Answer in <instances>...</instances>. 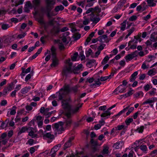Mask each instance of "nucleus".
I'll return each instance as SVG.
<instances>
[{"instance_id":"obj_54","label":"nucleus","mask_w":157,"mask_h":157,"mask_svg":"<svg viewBox=\"0 0 157 157\" xmlns=\"http://www.w3.org/2000/svg\"><path fill=\"white\" fill-rule=\"evenodd\" d=\"M92 51L90 49H89L86 52V56H89L92 53Z\"/></svg>"},{"instance_id":"obj_48","label":"nucleus","mask_w":157,"mask_h":157,"mask_svg":"<svg viewBox=\"0 0 157 157\" xmlns=\"http://www.w3.org/2000/svg\"><path fill=\"white\" fill-rule=\"evenodd\" d=\"M72 121L70 119H67L66 121V124L67 126H70L72 123Z\"/></svg>"},{"instance_id":"obj_56","label":"nucleus","mask_w":157,"mask_h":157,"mask_svg":"<svg viewBox=\"0 0 157 157\" xmlns=\"http://www.w3.org/2000/svg\"><path fill=\"white\" fill-rule=\"evenodd\" d=\"M155 72L153 70H150L148 71V74L149 75H155Z\"/></svg>"},{"instance_id":"obj_55","label":"nucleus","mask_w":157,"mask_h":157,"mask_svg":"<svg viewBox=\"0 0 157 157\" xmlns=\"http://www.w3.org/2000/svg\"><path fill=\"white\" fill-rule=\"evenodd\" d=\"M40 0H34L33 1V4L36 6L38 5L40 3Z\"/></svg>"},{"instance_id":"obj_31","label":"nucleus","mask_w":157,"mask_h":157,"mask_svg":"<svg viewBox=\"0 0 157 157\" xmlns=\"http://www.w3.org/2000/svg\"><path fill=\"white\" fill-rule=\"evenodd\" d=\"M144 129V127L143 126H141L137 128L136 131L139 133H142Z\"/></svg>"},{"instance_id":"obj_38","label":"nucleus","mask_w":157,"mask_h":157,"mask_svg":"<svg viewBox=\"0 0 157 157\" xmlns=\"http://www.w3.org/2000/svg\"><path fill=\"white\" fill-rule=\"evenodd\" d=\"M95 0H87V4L86 5V7H90L92 6L93 5V1Z\"/></svg>"},{"instance_id":"obj_43","label":"nucleus","mask_w":157,"mask_h":157,"mask_svg":"<svg viewBox=\"0 0 157 157\" xmlns=\"http://www.w3.org/2000/svg\"><path fill=\"white\" fill-rule=\"evenodd\" d=\"M156 89L155 88H153L151 91L147 93L149 94L150 96L154 95L155 93Z\"/></svg>"},{"instance_id":"obj_18","label":"nucleus","mask_w":157,"mask_h":157,"mask_svg":"<svg viewBox=\"0 0 157 157\" xmlns=\"http://www.w3.org/2000/svg\"><path fill=\"white\" fill-rule=\"evenodd\" d=\"M81 0L77 2L78 5L79 6H81L82 8H83L85 6H86V5L88 4L87 0Z\"/></svg>"},{"instance_id":"obj_63","label":"nucleus","mask_w":157,"mask_h":157,"mask_svg":"<svg viewBox=\"0 0 157 157\" xmlns=\"http://www.w3.org/2000/svg\"><path fill=\"white\" fill-rule=\"evenodd\" d=\"M108 149L107 147L104 148L103 150V153L104 154H107L108 153Z\"/></svg>"},{"instance_id":"obj_22","label":"nucleus","mask_w":157,"mask_h":157,"mask_svg":"<svg viewBox=\"0 0 157 157\" xmlns=\"http://www.w3.org/2000/svg\"><path fill=\"white\" fill-rule=\"evenodd\" d=\"M140 149L144 153H146L147 152V148L145 145H141L139 147Z\"/></svg>"},{"instance_id":"obj_8","label":"nucleus","mask_w":157,"mask_h":157,"mask_svg":"<svg viewBox=\"0 0 157 157\" xmlns=\"http://www.w3.org/2000/svg\"><path fill=\"white\" fill-rule=\"evenodd\" d=\"M156 99L155 98H151L147 99L143 103V105H144L147 104H149L151 107H152L155 102V100Z\"/></svg>"},{"instance_id":"obj_17","label":"nucleus","mask_w":157,"mask_h":157,"mask_svg":"<svg viewBox=\"0 0 157 157\" xmlns=\"http://www.w3.org/2000/svg\"><path fill=\"white\" fill-rule=\"evenodd\" d=\"M144 94L142 91H139L134 94L133 96L134 98H138L142 97L144 96Z\"/></svg>"},{"instance_id":"obj_40","label":"nucleus","mask_w":157,"mask_h":157,"mask_svg":"<svg viewBox=\"0 0 157 157\" xmlns=\"http://www.w3.org/2000/svg\"><path fill=\"white\" fill-rule=\"evenodd\" d=\"M38 147L37 146H34L31 147L30 148L29 151L31 154L34 153L35 151L37 149Z\"/></svg>"},{"instance_id":"obj_1","label":"nucleus","mask_w":157,"mask_h":157,"mask_svg":"<svg viewBox=\"0 0 157 157\" xmlns=\"http://www.w3.org/2000/svg\"><path fill=\"white\" fill-rule=\"evenodd\" d=\"M82 105V104H79L74 109H73L69 104L68 102L66 100L62 101V106L64 110V113L68 118L70 117L73 114L77 112Z\"/></svg>"},{"instance_id":"obj_23","label":"nucleus","mask_w":157,"mask_h":157,"mask_svg":"<svg viewBox=\"0 0 157 157\" xmlns=\"http://www.w3.org/2000/svg\"><path fill=\"white\" fill-rule=\"evenodd\" d=\"M34 128H33V129L31 130H29L28 131L29 132V135L31 136L32 138H35L37 137V134H35L33 131Z\"/></svg>"},{"instance_id":"obj_33","label":"nucleus","mask_w":157,"mask_h":157,"mask_svg":"<svg viewBox=\"0 0 157 157\" xmlns=\"http://www.w3.org/2000/svg\"><path fill=\"white\" fill-rule=\"evenodd\" d=\"M78 54L77 52H76L73 54L71 57L72 60L73 61H75L78 60Z\"/></svg>"},{"instance_id":"obj_3","label":"nucleus","mask_w":157,"mask_h":157,"mask_svg":"<svg viewBox=\"0 0 157 157\" xmlns=\"http://www.w3.org/2000/svg\"><path fill=\"white\" fill-rule=\"evenodd\" d=\"M70 59L66 60L63 73L64 75H66L67 74L71 72V67L72 63L71 62Z\"/></svg>"},{"instance_id":"obj_13","label":"nucleus","mask_w":157,"mask_h":157,"mask_svg":"<svg viewBox=\"0 0 157 157\" xmlns=\"http://www.w3.org/2000/svg\"><path fill=\"white\" fill-rule=\"evenodd\" d=\"M61 145L59 144L57 146L54 147L52 149L50 153V154L52 156V157H54L56 155V153L58 150V147H60Z\"/></svg>"},{"instance_id":"obj_6","label":"nucleus","mask_w":157,"mask_h":157,"mask_svg":"<svg viewBox=\"0 0 157 157\" xmlns=\"http://www.w3.org/2000/svg\"><path fill=\"white\" fill-rule=\"evenodd\" d=\"M126 87L123 85H120L113 91V93L116 94H121L124 92Z\"/></svg>"},{"instance_id":"obj_36","label":"nucleus","mask_w":157,"mask_h":157,"mask_svg":"<svg viewBox=\"0 0 157 157\" xmlns=\"http://www.w3.org/2000/svg\"><path fill=\"white\" fill-rule=\"evenodd\" d=\"M129 106L127 107L126 108L122 110L121 111L117 114L115 115V116H119L123 113H124L127 109L129 108Z\"/></svg>"},{"instance_id":"obj_21","label":"nucleus","mask_w":157,"mask_h":157,"mask_svg":"<svg viewBox=\"0 0 157 157\" xmlns=\"http://www.w3.org/2000/svg\"><path fill=\"white\" fill-rule=\"evenodd\" d=\"M123 145V143L122 142H117L113 145V147L116 149H118L121 148Z\"/></svg>"},{"instance_id":"obj_25","label":"nucleus","mask_w":157,"mask_h":157,"mask_svg":"<svg viewBox=\"0 0 157 157\" xmlns=\"http://www.w3.org/2000/svg\"><path fill=\"white\" fill-rule=\"evenodd\" d=\"M74 139V138L73 137H72L70 138L69 140H68V141L65 143L64 144L65 149H66L70 147L71 145V142Z\"/></svg>"},{"instance_id":"obj_52","label":"nucleus","mask_w":157,"mask_h":157,"mask_svg":"<svg viewBox=\"0 0 157 157\" xmlns=\"http://www.w3.org/2000/svg\"><path fill=\"white\" fill-rule=\"evenodd\" d=\"M35 119H33L29 123L28 125L30 126H33L35 124Z\"/></svg>"},{"instance_id":"obj_51","label":"nucleus","mask_w":157,"mask_h":157,"mask_svg":"<svg viewBox=\"0 0 157 157\" xmlns=\"http://www.w3.org/2000/svg\"><path fill=\"white\" fill-rule=\"evenodd\" d=\"M34 144V140L32 139H30L28 140V141L26 143V144H28L29 145L31 146L33 144Z\"/></svg>"},{"instance_id":"obj_32","label":"nucleus","mask_w":157,"mask_h":157,"mask_svg":"<svg viewBox=\"0 0 157 157\" xmlns=\"http://www.w3.org/2000/svg\"><path fill=\"white\" fill-rule=\"evenodd\" d=\"M127 21L125 20L122 23H121V29L122 31H124L125 29Z\"/></svg>"},{"instance_id":"obj_26","label":"nucleus","mask_w":157,"mask_h":157,"mask_svg":"<svg viewBox=\"0 0 157 157\" xmlns=\"http://www.w3.org/2000/svg\"><path fill=\"white\" fill-rule=\"evenodd\" d=\"M13 41L12 38L9 36L6 38L4 41V42L6 45H9L10 43Z\"/></svg>"},{"instance_id":"obj_49","label":"nucleus","mask_w":157,"mask_h":157,"mask_svg":"<svg viewBox=\"0 0 157 157\" xmlns=\"http://www.w3.org/2000/svg\"><path fill=\"white\" fill-rule=\"evenodd\" d=\"M79 58L81 60H84L85 59V56L84 55L83 52L82 51L80 53Z\"/></svg>"},{"instance_id":"obj_57","label":"nucleus","mask_w":157,"mask_h":157,"mask_svg":"<svg viewBox=\"0 0 157 157\" xmlns=\"http://www.w3.org/2000/svg\"><path fill=\"white\" fill-rule=\"evenodd\" d=\"M134 108L133 107H132L129 109L128 111L126 113L127 115H128L131 113L134 110Z\"/></svg>"},{"instance_id":"obj_20","label":"nucleus","mask_w":157,"mask_h":157,"mask_svg":"<svg viewBox=\"0 0 157 157\" xmlns=\"http://www.w3.org/2000/svg\"><path fill=\"white\" fill-rule=\"evenodd\" d=\"M13 90L12 86L10 85L7 87L6 88H5L3 90V94L6 95L7 94Z\"/></svg>"},{"instance_id":"obj_39","label":"nucleus","mask_w":157,"mask_h":157,"mask_svg":"<svg viewBox=\"0 0 157 157\" xmlns=\"http://www.w3.org/2000/svg\"><path fill=\"white\" fill-rule=\"evenodd\" d=\"M133 121V119L132 118H127L126 120L125 121V123L127 125H128L131 123Z\"/></svg>"},{"instance_id":"obj_46","label":"nucleus","mask_w":157,"mask_h":157,"mask_svg":"<svg viewBox=\"0 0 157 157\" xmlns=\"http://www.w3.org/2000/svg\"><path fill=\"white\" fill-rule=\"evenodd\" d=\"M66 45L63 43L62 42H60L59 44V46L60 49L62 50L64 48V45Z\"/></svg>"},{"instance_id":"obj_47","label":"nucleus","mask_w":157,"mask_h":157,"mask_svg":"<svg viewBox=\"0 0 157 157\" xmlns=\"http://www.w3.org/2000/svg\"><path fill=\"white\" fill-rule=\"evenodd\" d=\"M10 27L9 25L8 24H2V29L6 30L7 29Z\"/></svg>"},{"instance_id":"obj_14","label":"nucleus","mask_w":157,"mask_h":157,"mask_svg":"<svg viewBox=\"0 0 157 157\" xmlns=\"http://www.w3.org/2000/svg\"><path fill=\"white\" fill-rule=\"evenodd\" d=\"M43 138L44 139H46L47 138L50 139H53L54 138V136L52 134H51L50 132H46L45 134L43 136Z\"/></svg>"},{"instance_id":"obj_10","label":"nucleus","mask_w":157,"mask_h":157,"mask_svg":"<svg viewBox=\"0 0 157 157\" xmlns=\"http://www.w3.org/2000/svg\"><path fill=\"white\" fill-rule=\"evenodd\" d=\"M112 114H113V113H112L107 110L101 113V117L103 119H106L109 118L110 115Z\"/></svg>"},{"instance_id":"obj_7","label":"nucleus","mask_w":157,"mask_h":157,"mask_svg":"<svg viewBox=\"0 0 157 157\" xmlns=\"http://www.w3.org/2000/svg\"><path fill=\"white\" fill-rule=\"evenodd\" d=\"M138 52L137 51H136L133 52L128 54L125 57V59L126 61H130L134 57L137 56Z\"/></svg>"},{"instance_id":"obj_12","label":"nucleus","mask_w":157,"mask_h":157,"mask_svg":"<svg viewBox=\"0 0 157 157\" xmlns=\"http://www.w3.org/2000/svg\"><path fill=\"white\" fill-rule=\"evenodd\" d=\"M134 40H130L129 41L128 43V46L129 47V48L127 47L125 49L126 51H128L130 49H135L136 48V44H132V42H134Z\"/></svg>"},{"instance_id":"obj_62","label":"nucleus","mask_w":157,"mask_h":157,"mask_svg":"<svg viewBox=\"0 0 157 157\" xmlns=\"http://www.w3.org/2000/svg\"><path fill=\"white\" fill-rule=\"evenodd\" d=\"M109 79V77H108V76H105L104 77H101L100 78V80L101 81H105Z\"/></svg>"},{"instance_id":"obj_4","label":"nucleus","mask_w":157,"mask_h":157,"mask_svg":"<svg viewBox=\"0 0 157 157\" xmlns=\"http://www.w3.org/2000/svg\"><path fill=\"white\" fill-rule=\"evenodd\" d=\"M70 92V90L68 86H64L63 88L61 89L59 92V100L62 99L64 96L68 94Z\"/></svg>"},{"instance_id":"obj_50","label":"nucleus","mask_w":157,"mask_h":157,"mask_svg":"<svg viewBox=\"0 0 157 157\" xmlns=\"http://www.w3.org/2000/svg\"><path fill=\"white\" fill-rule=\"evenodd\" d=\"M151 87V86L148 84L145 85L144 87V90L146 91H148Z\"/></svg>"},{"instance_id":"obj_61","label":"nucleus","mask_w":157,"mask_h":157,"mask_svg":"<svg viewBox=\"0 0 157 157\" xmlns=\"http://www.w3.org/2000/svg\"><path fill=\"white\" fill-rule=\"evenodd\" d=\"M46 132H44L43 130L42 129H40L38 132L39 134L40 135V136L43 137V136L44 135Z\"/></svg>"},{"instance_id":"obj_19","label":"nucleus","mask_w":157,"mask_h":157,"mask_svg":"<svg viewBox=\"0 0 157 157\" xmlns=\"http://www.w3.org/2000/svg\"><path fill=\"white\" fill-rule=\"evenodd\" d=\"M31 70V67H28L26 70H25L23 68H22V72L21 73V76H24L26 74L30 72Z\"/></svg>"},{"instance_id":"obj_58","label":"nucleus","mask_w":157,"mask_h":157,"mask_svg":"<svg viewBox=\"0 0 157 157\" xmlns=\"http://www.w3.org/2000/svg\"><path fill=\"white\" fill-rule=\"evenodd\" d=\"M43 124V122L42 121H39L37 122L38 126L39 128H42Z\"/></svg>"},{"instance_id":"obj_27","label":"nucleus","mask_w":157,"mask_h":157,"mask_svg":"<svg viewBox=\"0 0 157 157\" xmlns=\"http://www.w3.org/2000/svg\"><path fill=\"white\" fill-rule=\"evenodd\" d=\"M134 91L133 90H131L127 93H125V94H123L122 96L125 98H127L132 95L134 93Z\"/></svg>"},{"instance_id":"obj_44","label":"nucleus","mask_w":157,"mask_h":157,"mask_svg":"<svg viewBox=\"0 0 157 157\" xmlns=\"http://www.w3.org/2000/svg\"><path fill=\"white\" fill-rule=\"evenodd\" d=\"M90 22V20L88 18H85L83 21V24L84 25H88Z\"/></svg>"},{"instance_id":"obj_30","label":"nucleus","mask_w":157,"mask_h":157,"mask_svg":"<svg viewBox=\"0 0 157 157\" xmlns=\"http://www.w3.org/2000/svg\"><path fill=\"white\" fill-rule=\"evenodd\" d=\"M31 89V87L30 86L26 87L21 90V93L25 94L27 93Z\"/></svg>"},{"instance_id":"obj_9","label":"nucleus","mask_w":157,"mask_h":157,"mask_svg":"<svg viewBox=\"0 0 157 157\" xmlns=\"http://www.w3.org/2000/svg\"><path fill=\"white\" fill-rule=\"evenodd\" d=\"M33 8V5L32 4L30 1H29L27 2L25 4L24 7V11L28 13L30 9H31Z\"/></svg>"},{"instance_id":"obj_15","label":"nucleus","mask_w":157,"mask_h":157,"mask_svg":"<svg viewBox=\"0 0 157 157\" xmlns=\"http://www.w3.org/2000/svg\"><path fill=\"white\" fill-rule=\"evenodd\" d=\"M33 128L31 127H27V126L23 127L20 129V131L18 132V134H20L25 132L27 131H28L29 130H31Z\"/></svg>"},{"instance_id":"obj_60","label":"nucleus","mask_w":157,"mask_h":157,"mask_svg":"<svg viewBox=\"0 0 157 157\" xmlns=\"http://www.w3.org/2000/svg\"><path fill=\"white\" fill-rule=\"evenodd\" d=\"M151 17V15L150 14H148L146 16L144 17L143 18V19L145 20V21H147Z\"/></svg>"},{"instance_id":"obj_11","label":"nucleus","mask_w":157,"mask_h":157,"mask_svg":"<svg viewBox=\"0 0 157 157\" xmlns=\"http://www.w3.org/2000/svg\"><path fill=\"white\" fill-rule=\"evenodd\" d=\"M17 107L14 105L11 108L9 109V111L8 112L7 116L9 117L10 115H15L16 113Z\"/></svg>"},{"instance_id":"obj_28","label":"nucleus","mask_w":157,"mask_h":157,"mask_svg":"<svg viewBox=\"0 0 157 157\" xmlns=\"http://www.w3.org/2000/svg\"><path fill=\"white\" fill-rule=\"evenodd\" d=\"M90 20L91 21H93L94 23L96 24L100 20V18L97 16H94L90 18Z\"/></svg>"},{"instance_id":"obj_34","label":"nucleus","mask_w":157,"mask_h":157,"mask_svg":"<svg viewBox=\"0 0 157 157\" xmlns=\"http://www.w3.org/2000/svg\"><path fill=\"white\" fill-rule=\"evenodd\" d=\"M64 9V7L62 5H60L56 6L55 9V11L57 12L63 10Z\"/></svg>"},{"instance_id":"obj_35","label":"nucleus","mask_w":157,"mask_h":157,"mask_svg":"<svg viewBox=\"0 0 157 157\" xmlns=\"http://www.w3.org/2000/svg\"><path fill=\"white\" fill-rule=\"evenodd\" d=\"M142 141V140H137L134 142V144L135 145H136V147H135L134 148V150L135 151H137V150L138 148V147L140 145L139 143Z\"/></svg>"},{"instance_id":"obj_29","label":"nucleus","mask_w":157,"mask_h":157,"mask_svg":"<svg viewBox=\"0 0 157 157\" xmlns=\"http://www.w3.org/2000/svg\"><path fill=\"white\" fill-rule=\"evenodd\" d=\"M46 2L47 5L50 6L55 4L56 0H46Z\"/></svg>"},{"instance_id":"obj_41","label":"nucleus","mask_w":157,"mask_h":157,"mask_svg":"<svg viewBox=\"0 0 157 157\" xmlns=\"http://www.w3.org/2000/svg\"><path fill=\"white\" fill-rule=\"evenodd\" d=\"M109 57L108 56H106L103 59L101 62V63L102 64H105L106 63L108 60H109Z\"/></svg>"},{"instance_id":"obj_53","label":"nucleus","mask_w":157,"mask_h":157,"mask_svg":"<svg viewBox=\"0 0 157 157\" xmlns=\"http://www.w3.org/2000/svg\"><path fill=\"white\" fill-rule=\"evenodd\" d=\"M137 17L136 15H133L129 19V20L131 21H135L137 18Z\"/></svg>"},{"instance_id":"obj_24","label":"nucleus","mask_w":157,"mask_h":157,"mask_svg":"<svg viewBox=\"0 0 157 157\" xmlns=\"http://www.w3.org/2000/svg\"><path fill=\"white\" fill-rule=\"evenodd\" d=\"M138 74V72L137 71H136L134 72L131 75L130 81L131 82L134 81L136 78V76Z\"/></svg>"},{"instance_id":"obj_45","label":"nucleus","mask_w":157,"mask_h":157,"mask_svg":"<svg viewBox=\"0 0 157 157\" xmlns=\"http://www.w3.org/2000/svg\"><path fill=\"white\" fill-rule=\"evenodd\" d=\"M33 75V73H32L27 75L25 78V81L26 82H27L28 80L31 78L32 76Z\"/></svg>"},{"instance_id":"obj_2","label":"nucleus","mask_w":157,"mask_h":157,"mask_svg":"<svg viewBox=\"0 0 157 157\" xmlns=\"http://www.w3.org/2000/svg\"><path fill=\"white\" fill-rule=\"evenodd\" d=\"M51 52L52 56V63L50 65V66L52 67H57L59 64V60L56 56V48L54 47H52L51 49V51L47 50L45 53L44 55L46 56L47 54H50Z\"/></svg>"},{"instance_id":"obj_42","label":"nucleus","mask_w":157,"mask_h":157,"mask_svg":"<svg viewBox=\"0 0 157 157\" xmlns=\"http://www.w3.org/2000/svg\"><path fill=\"white\" fill-rule=\"evenodd\" d=\"M134 29L133 28H131V29H130L128 30V33L127 35L125 36V38L126 39H127V38L128 37L130 36L131 34L132 33L134 32Z\"/></svg>"},{"instance_id":"obj_5","label":"nucleus","mask_w":157,"mask_h":157,"mask_svg":"<svg viewBox=\"0 0 157 157\" xmlns=\"http://www.w3.org/2000/svg\"><path fill=\"white\" fill-rule=\"evenodd\" d=\"M63 123L61 122L55 124V128L56 129V131L58 132V133H60L62 131H64V129L63 127Z\"/></svg>"},{"instance_id":"obj_59","label":"nucleus","mask_w":157,"mask_h":157,"mask_svg":"<svg viewBox=\"0 0 157 157\" xmlns=\"http://www.w3.org/2000/svg\"><path fill=\"white\" fill-rule=\"evenodd\" d=\"M17 45L16 44H14L11 46V48L14 50H17Z\"/></svg>"},{"instance_id":"obj_37","label":"nucleus","mask_w":157,"mask_h":157,"mask_svg":"<svg viewBox=\"0 0 157 157\" xmlns=\"http://www.w3.org/2000/svg\"><path fill=\"white\" fill-rule=\"evenodd\" d=\"M150 67V66L147 63V62H144L142 64L141 68L144 69H145L147 68H148Z\"/></svg>"},{"instance_id":"obj_64","label":"nucleus","mask_w":157,"mask_h":157,"mask_svg":"<svg viewBox=\"0 0 157 157\" xmlns=\"http://www.w3.org/2000/svg\"><path fill=\"white\" fill-rule=\"evenodd\" d=\"M5 126V123L2 122L0 121V128L2 129H3Z\"/></svg>"},{"instance_id":"obj_16","label":"nucleus","mask_w":157,"mask_h":157,"mask_svg":"<svg viewBox=\"0 0 157 157\" xmlns=\"http://www.w3.org/2000/svg\"><path fill=\"white\" fill-rule=\"evenodd\" d=\"M147 2L148 6L150 7H154L156 5L157 0H147Z\"/></svg>"}]
</instances>
